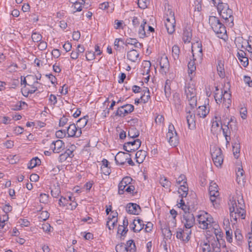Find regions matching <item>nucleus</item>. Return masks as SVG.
<instances>
[{"label":"nucleus","mask_w":252,"mask_h":252,"mask_svg":"<svg viewBox=\"0 0 252 252\" xmlns=\"http://www.w3.org/2000/svg\"><path fill=\"white\" fill-rule=\"evenodd\" d=\"M209 23L218 36L222 38L223 36L226 34V31L225 26L220 22L218 18L216 16H210Z\"/></svg>","instance_id":"obj_1"},{"label":"nucleus","mask_w":252,"mask_h":252,"mask_svg":"<svg viewBox=\"0 0 252 252\" xmlns=\"http://www.w3.org/2000/svg\"><path fill=\"white\" fill-rule=\"evenodd\" d=\"M166 138L170 145L175 147L179 143V137L173 124H170L168 131L166 134Z\"/></svg>","instance_id":"obj_2"},{"label":"nucleus","mask_w":252,"mask_h":252,"mask_svg":"<svg viewBox=\"0 0 252 252\" xmlns=\"http://www.w3.org/2000/svg\"><path fill=\"white\" fill-rule=\"evenodd\" d=\"M117 252H136V247L133 240L127 241L126 244L121 243L115 247Z\"/></svg>","instance_id":"obj_3"},{"label":"nucleus","mask_w":252,"mask_h":252,"mask_svg":"<svg viewBox=\"0 0 252 252\" xmlns=\"http://www.w3.org/2000/svg\"><path fill=\"white\" fill-rule=\"evenodd\" d=\"M211 154L215 165L217 167H220L223 161L221 149L218 147H213L211 150Z\"/></svg>","instance_id":"obj_4"},{"label":"nucleus","mask_w":252,"mask_h":252,"mask_svg":"<svg viewBox=\"0 0 252 252\" xmlns=\"http://www.w3.org/2000/svg\"><path fill=\"white\" fill-rule=\"evenodd\" d=\"M168 17L166 19L165 26L169 34H172L175 30L176 21L174 17V13L172 11H169Z\"/></svg>","instance_id":"obj_5"},{"label":"nucleus","mask_w":252,"mask_h":252,"mask_svg":"<svg viewBox=\"0 0 252 252\" xmlns=\"http://www.w3.org/2000/svg\"><path fill=\"white\" fill-rule=\"evenodd\" d=\"M141 142L139 139L134 140L133 141L125 143L123 146V149L131 153L137 150L141 146Z\"/></svg>","instance_id":"obj_6"},{"label":"nucleus","mask_w":252,"mask_h":252,"mask_svg":"<svg viewBox=\"0 0 252 252\" xmlns=\"http://www.w3.org/2000/svg\"><path fill=\"white\" fill-rule=\"evenodd\" d=\"M183 222L186 228H190L193 226L195 222L193 215L189 212H186V214L183 215Z\"/></svg>","instance_id":"obj_7"},{"label":"nucleus","mask_w":252,"mask_h":252,"mask_svg":"<svg viewBox=\"0 0 252 252\" xmlns=\"http://www.w3.org/2000/svg\"><path fill=\"white\" fill-rule=\"evenodd\" d=\"M50 148L53 150L54 153H60L65 148L64 142L61 140H57L53 141L50 145Z\"/></svg>","instance_id":"obj_8"},{"label":"nucleus","mask_w":252,"mask_h":252,"mask_svg":"<svg viewBox=\"0 0 252 252\" xmlns=\"http://www.w3.org/2000/svg\"><path fill=\"white\" fill-rule=\"evenodd\" d=\"M66 130L68 137L76 136L78 137L80 136L82 133L81 129L78 128L73 123L70 124Z\"/></svg>","instance_id":"obj_9"},{"label":"nucleus","mask_w":252,"mask_h":252,"mask_svg":"<svg viewBox=\"0 0 252 252\" xmlns=\"http://www.w3.org/2000/svg\"><path fill=\"white\" fill-rule=\"evenodd\" d=\"M196 44L197 45L196 47H195L194 46H192V56L193 58H196L199 61L201 62L203 56L202 44L199 42H196Z\"/></svg>","instance_id":"obj_10"},{"label":"nucleus","mask_w":252,"mask_h":252,"mask_svg":"<svg viewBox=\"0 0 252 252\" xmlns=\"http://www.w3.org/2000/svg\"><path fill=\"white\" fill-rule=\"evenodd\" d=\"M190 230H187L185 231L181 228H179L176 233V237L183 241L188 242L190 239Z\"/></svg>","instance_id":"obj_11"},{"label":"nucleus","mask_w":252,"mask_h":252,"mask_svg":"<svg viewBox=\"0 0 252 252\" xmlns=\"http://www.w3.org/2000/svg\"><path fill=\"white\" fill-rule=\"evenodd\" d=\"M159 65L161 69V71L166 73L169 70V62L167 56L163 55L161 57L159 61Z\"/></svg>","instance_id":"obj_12"},{"label":"nucleus","mask_w":252,"mask_h":252,"mask_svg":"<svg viewBox=\"0 0 252 252\" xmlns=\"http://www.w3.org/2000/svg\"><path fill=\"white\" fill-rule=\"evenodd\" d=\"M132 181V179L128 176L124 177L120 182L118 185V193L119 194H123L126 187L129 185Z\"/></svg>","instance_id":"obj_13"},{"label":"nucleus","mask_w":252,"mask_h":252,"mask_svg":"<svg viewBox=\"0 0 252 252\" xmlns=\"http://www.w3.org/2000/svg\"><path fill=\"white\" fill-rule=\"evenodd\" d=\"M128 154L124 152H119L115 157V160L117 164L124 165L127 159Z\"/></svg>","instance_id":"obj_14"},{"label":"nucleus","mask_w":252,"mask_h":252,"mask_svg":"<svg viewBox=\"0 0 252 252\" xmlns=\"http://www.w3.org/2000/svg\"><path fill=\"white\" fill-rule=\"evenodd\" d=\"M126 210L130 214L138 215L140 212L141 208L140 206L136 203H129L126 205Z\"/></svg>","instance_id":"obj_15"},{"label":"nucleus","mask_w":252,"mask_h":252,"mask_svg":"<svg viewBox=\"0 0 252 252\" xmlns=\"http://www.w3.org/2000/svg\"><path fill=\"white\" fill-rule=\"evenodd\" d=\"M223 125L227 127V130H237L236 120L234 117H231L228 122H226V120H223Z\"/></svg>","instance_id":"obj_16"},{"label":"nucleus","mask_w":252,"mask_h":252,"mask_svg":"<svg viewBox=\"0 0 252 252\" xmlns=\"http://www.w3.org/2000/svg\"><path fill=\"white\" fill-rule=\"evenodd\" d=\"M224 6H225L224 10L221 12L220 15L225 20H228V19H230L231 23H233V17L232 16V11L228 7V5H224Z\"/></svg>","instance_id":"obj_17"},{"label":"nucleus","mask_w":252,"mask_h":252,"mask_svg":"<svg viewBox=\"0 0 252 252\" xmlns=\"http://www.w3.org/2000/svg\"><path fill=\"white\" fill-rule=\"evenodd\" d=\"M237 176V182L240 185H244L245 183L244 171L242 166L238 167L236 170Z\"/></svg>","instance_id":"obj_18"},{"label":"nucleus","mask_w":252,"mask_h":252,"mask_svg":"<svg viewBox=\"0 0 252 252\" xmlns=\"http://www.w3.org/2000/svg\"><path fill=\"white\" fill-rule=\"evenodd\" d=\"M188 115L186 116L187 121L188 124L189 128L191 129L195 126V115L191 113L190 110H186Z\"/></svg>","instance_id":"obj_19"},{"label":"nucleus","mask_w":252,"mask_h":252,"mask_svg":"<svg viewBox=\"0 0 252 252\" xmlns=\"http://www.w3.org/2000/svg\"><path fill=\"white\" fill-rule=\"evenodd\" d=\"M132 225H134V227H132V230L135 232H139L144 226L143 221L140 219L134 220Z\"/></svg>","instance_id":"obj_20"},{"label":"nucleus","mask_w":252,"mask_h":252,"mask_svg":"<svg viewBox=\"0 0 252 252\" xmlns=\"http://www.w3.org/2000/svg\"><path fill=\"white\" fill-rule=\"evenodd\" d=\"M246 54L243 51L237 53L238 59L242 65L244 67H246L249 64V60L248 57H246Z\"/></svg>","instance_id":"obj_21"},{"label":"nucleus","mask_w":252,"mask_h":252,"mask_svg":"<svg viewBox=\"0 0 252 252\" xmlns=\"http://www.w3.org/2000/svg\"><path fill=\"white\" fill-rule=\"evenodd\" d=\"M139 57V53L137 50L132 49L128 51L127 53V58L132 62H135Z\"/></svg>","instance_id":"obj_22"},{"label":"nucleus","mask_w":252,"mask_h":252,"mask_svg":"<svg viewBox=\"0 0 252 252\" xmlns=\"http://www.w3.org/2000/svg\"><path fill=\"white\" fill-rule=\"evenodd\" d=\"M197 60L196 58H193V60H190L188 65V73L190 77V80L192 78V77L190 76L192 74L193 72H194L196 70V66L195 63V61Z\"/></svg>","instance_id":"obj_23"},{"label":"nucleus","mask_w":252,"mask_h":252,"mask_svg":"<svg viewBox=\"0 0 252 252\" xmlns=\"http://www.w3.org/2000/svg\"><path fill=\"white\" fill-rule=\"evenodd\" d=\"M147 156V152L144 150H139L135 154L136 161L138 163H142Z\"/></svg>","instance_id":"obj_24"},{"label":"nucleus","mask_w":252,"mask_h":252,"mask_svg":"<svg viewBox=\"0 0 252 252\" xmlns=\"http://www.w3.org/2000/svg\"><path fill=\"white\" fill-rule=\"evenodd\" d=\"M192 34L189 29H185L183 31V39L185 43H189L191 39Z\"/></svg>","instance_id":"obj_25"},{"label":"nucleus","mask_w":252,"mask_h":252,"mask_svg":"<svg viewBox=\"0 0 252 252\" xmlns=\"http://www.w3.org/2000/svg\"><path fill=\"white\" fill-rule=\"evenodd\" d=\"M185 92L187 98H191L196 96L195 89L193 87L190 86L186 87Z\"/></svg>","instance_id":"obj_26"},{"label":"nucleus","mask_w":252,"mask_h":252,"mask_svg":"<svg viewBox=\"0 0 252 252\" xmlns=\"http://www.w3.org/2000/svg\"><path fill=\"white\" fill-rule=\"evenodd\" d=\"M146 25V21L143 20L142 23L141 24L138 30V35L140 38H143L146 36V32L145 31V26Z\"/></svg>","instance_id":"obj_27"},{"label":"nucleus","mask_w":252,"mask_h":252,"mask_svg":"<svg viewBox=\"0 0 252 252\" xmlns=\"http://www.w3.org/2000/svg\"><path fill=\"white\" fill-rule=\"evenodd\" d=\"M209 113V110L207 109L205 106H199L197 110V115L200 117L205 118Z\"/></svg>","instance_id":"obj_28"},{"label":"nucleus","mask_w":252,"mask_h":252,"mask_svg":"<svg viewBox=\"0 0 252 252\" xmlns=\"http://www.w3.org/2000/svg\"><path fill=\"white\" fill-rule=\"evenodd\" d=\"M189 189L188 184H182L180 185V188L179 189L178 192L181 194L182 198L187 196L188 192Z\"/></svg>","instance_id":"obj_29"},{"label":"nucleus","mask_w":252,"mask_h":252,"mask_svg":"<svg viewBox=\"0 0 252 252\" xmlns=\"http://www.w3.org/2000/svg\"><path fill=\"white\" fill-rule=\"evenodd\" d=\"M88 116H86L77 121L76 125L77 126L78 128L81 129V128L84 127L86 125L88 122Z\"/></svg>","instance_id":"obj_30"},{"label":"nucleus","mask_w":252,"mask_h":252,"mask_svg":"<svg viewBox=\"0 0 252 252\" xmlns=\"http://www.w3.org/2000/svg\"><path fill=\"white\" fill-rule=\"evenodd\" d=\"M217 71L220 78H223L225 77V72L224 69L223 68V64L222 63L221 61H218Z\"/></svg>","instance_id":"obj_31"},{"label":"nucleus","mask_w":252,"mask_h":252,"mask_svg":"<svg viewBox=\"0 0 252 252\" xmlns=\"http://www.w3.org/2000/svg\"><path fill=\"white\" fill-rule=\"evenodd\" d=\"M41 161L37 157L32 158L28 164V168L29 169H32L33 167L40 165Z\"/></svg>","instance_id":"obj_32"},{"label":"nucleus","mask_w":252,"mask_h":252,"mask_svg":"<svg viewBox=\"0 0 252 252\" xmlns=\"http://www.w3.org/2000/svg\"><path fill=\"white\" fill-rule=\"evenodd\" d=\"M144 94L140 97L141 101L145 103L147 102L150 98V91L148 88H146L143 91Z\"/></svg>","instance_id":"obj_33"},{"label":"nucleus","mask_w":252,"mask_h":252,"mask_svg":"<svg viewBox=\"0 0 252 252\" xmlns=\"http://www.w3.org/2000/svg\"><path fill=\"white\" fill-rule=\"evenodd\" d=\"M127 114V111H126L123 105L119 107L117 111L115 113V116L119 117H125Z\"/></svg>","instance_id":"obj_34"},{"label":"nucleus","mask_w":252,"mask_h":252,"mask_svg":"<svg viewBox=\"0 0 252 252\" xmlns=\"http://www.w3.org/2000/svg\"><path fill=\"white\" fill-rule=\"evenodd\" d=\"M139 135V131L135 128H131L128 132V137L132 138L137 137Z\"/></svg>","instance_id":"obj_35"},{"label":"nucleus","mask_w":252,"mask_h":252,"mask_svg":"<svg viewBox=\"0 0 252 252\" xmlns=\"http://www.w3.org/2000/svg\"><path fill=\"white\" fill-rule=\"evenodd\" d=\"M159 182L163 187L166 189L169 188L171 185V183L165 177H161L159 180Z\"/></svg>","instance_id":"obj_36"},{"label":"nucleus","mask_w":252,"mask_h":252,"mask_svg":"<svg viewBox=\"0 0 252 252\" xmlns=\"http://www.w3.org/2000/svg\"><path fill=\"white\" fill-rule=\"evenodd\" d=\"M215 119H216V120L214 121L212 123V129H211L212 131L217 130L218 129V128L219 127L220 124L221 126H222V125H223V122H221L220 120L217 117H215ZM221 127H222V126H221Z\"/></svg>","instance_id":"obj_37"},{"label":"nucleus","mask_w":252,"mask_h":252,"mask_svg":"<svg viewBox=\"0 0 252 252\" xmlns=\"http://www.w3.org/2000/svg\"><path fill=\"white\" fill-rule=\"evenodd\" d=\"M230 203H229L230 205L229 211L230 212H235L236 208L238 207V205H237L236 200L234 197H232L230 200Z\"/></svg>","instance_id":"obj_38"},{"label":"nucleus","mask_w":252,"mask_h":252,"mask_svg":"<svg viewBox=\"0 0 252 252\" xmlns=\"http://www.w3.org/2000/svg\"><path fill=\"white\" fill-rule=\"evenodd\" d=\"M240 145L238 143H235L232 145V151L234 156L236 158H238V154L240 152Z\"/></svg>","instance_id":"obj_39"},{"label":"nucleus","mask_w":252,"mask_h":252,"mask_svg":"<svg viewBox=\"0 0 252 252\" xmlns=\"http://www.w3.org/2000/svg\"><path fill=\"white\" fill-rule=\"evenodd\" d=\"M180 49L177 45H174L172 47V56L175 60L179 59Z\"/></svg>","instance_id":"obj_40"},{"label":"nucleus","mask_w":252,"mask_h":252,"mask_svg":"<svg viewBox=\"0 0 252 252\" xmlns=\"http://www.w3.org/2000/svg\"><path fill=\"white\" fill-rule=\"evenodd\" d=\"M209 191L210 200L213 203L216 201V199L217 197H218L219 195V191H218V190H209Z\"/></svg>","instance_id":"obj_41"},{"label":"nucleus","mask_w":252,"mask_h":252,"mask_svg":"<svg viewBox=\"0 0 252 252\" xmlns=\"http://www.w3.org/2000/svg\"><path fill=\"white\" fill-rule=\"evenodd\" d=\"M75 148L76 147L74 145H71L64 153L68 157V158H71L74 156L73 153Z\"/></svg>","instance_id":"obj_42"},{"label":"nucleus","mask_w":252,"mask_h":252,"mask_svg":"<svg viewBox=\"0 0 252 252\" xmlns=\"http://www.w3.org/2000/svg\"><path fill=\"white\" fill-rule=\"evenodd\" d=\"M234 212L238 215V217H241L242 219H245V211L243 208L238 207L236 208Z\"/></svg>","instance_id":"obj_43"},{"label":"nucleus","mask_w":252,"mask_h":252,"mask_svg":"<svg viewBox=\"0 0 252 252\" xmlns=\"http://www.w3.org/2000/svg\"><path fill=\"white\" fill-rule=\"evenodd\" d=\"M170 81L167 80L164 86V93L166 97H169L170 95V86L169 84Z\"/></svg>","instance_id":"obj_44"},{"label":"nucleus","mask_w":252,"mask_h":252,"mask_svg":"<svg viewBox=\"0 0 252 252\" xmlns=\"http://www.w3.org/2000/svg\"><path fill=\"white\" fill-rule=\"evenodd\" d=\"M189 102L190 107L193 109L197 105V97L196 96L191 97V98H187Z\"/></svg>","instance_id":"obj_45"},{"label":"nucleus","mask_w":252,"mask_h":252,"mask_svg":"<svg viewBox=\"0 0 252 252\" xmlns=\"http://www.w3.org/2000/svg\"><path fill=\"white\" fill-rule=\"evenodd\" d=\"M176 183L178 185L186 184L187 185V179L185 175H181L177 180Z\"/></svg>","instance_id":"obj_46"},{"label":"nucleus","mask_w":252,"mask_h":252,"mask_svg":"<svg viewBox=\"0 0 252 252\" xmlns=\"http://www.w3.org/2000/svg\"><path fill=\"white\" fill-rule=\"evenodd\" d=\"M223 101L229 104L231 102V94L228 93L226 91H224V93L222 94Z\"/></svg>","instance_id":"obj_47"},{"label":"nucleus","mask_w":252,"mask_h":252,"mask_svg":"<svg viewBox=\"0 0 252 252\" xmlns=\"http://www.w3.org/2000/svg\"><path fill=\"white\" fill-rule=\"evenodd\" d=\"M42 37V35L36 32H33L32 35V38L33 42H38L41 41Z\"/></svg>","instance_id":"obj_48"},{"label":"nucleus","mask_w":252,"mask_h":252,"mask_svg":"<svg viewBox=\"0 0 252 252\" xmlns=\"http://www.w3.org/2000/svg\"><path fill=\"white\" fill-rule=\"evenodd\" d=\"M162 233L167 239H171L172 236V233L168 227H166L162 229Z\"/></svg>","instance_id":"obj_49"},{"label":"nucleus","mask_w":252,"mask_h":252,"mask_svg":"<svg viewBox=\"0 0 252 252\" xmlns=\"http://www.w3.org/2000/svg\"><path fill=\"white\" fill-rule=\"evenodd\" d=\"M49 195L45 193H41L39 197L40 203L46 204L48 202Z\"/></svg>","instance_id":"obj_50"},{"label":"nucleus","mask_w":252,"mask_h":252,"mask_svg":"<svg viewBox=\"0 0 252 252\" xmlns=\"http://www.w3.org/2000/svg\"><path fill=\"white\" fill-rule=\"evenodd\" d=\"M22 105H27V104L24 101H20L17 104L13 105L11 109L15 111L20 110L21 109Z\"/></svg>","instance_id":"obj_51"},{"label":"nucleus","mask_w":252,"mask_h":252,"mask_svg":"<svg viewBox=\"0 0 252 252\" xmlns=\"http://www.w3.org/2000/svg\"><path fill=\"white\" fill-rule=\"evenodd\" d=\"M206 218L205 221L207 222L208 228L213 227V224L214 223V222L213 221V218L207 213H206Z\"/></svg>","instance_id":"obj_52"},{"label":"nucleus","mask_w":252,"mask_h":252,"mask_svg":"<svg viewBox=\"0 0 252 252\" xmlns=\"http://www.w3.org/2000/svg\"><path fill=\"white\" fill-rule=\"evenodd\" d=\"M128 229H126V227H124V226L121 225H119L118 228L117 233L121 235V236H125L126 232H127Z\"/></svg>","instance_id":"obj_53"},{"label":"nucleus","mask_w":252,"mask_h":252,"mask_svg":"<svg viewBox=\"0 0 252 252\" xmlns=\"http://www.w3.org/2000/svg\"><path fill=\"white\" fill-rule=\"evenodd\" d=\"M112 215H110L109 218L108 220H109L107 222V225L108 226V228L109 229H111L112 228L109 225V223L110 222V221H112V220H115L118 216V213L117 212H112Z\"/></svg>","instance_id":"obj_54"},{"label":"nucleus","mask_w":252,"mask_h":252,"mask_svg":"<svg viewBox=\"0 0 252 252\" xmlns=\"http://www.w3.org/2000/svg\"><path fill=\"white\" fill-rule=\"evenodd\" d=\"M69 204L67 198L62 196L59 200V204L60 206H67Z\"/></svg>","instance_id":"obj_55"},{"label":"nucleus","mask_w":252,"mask_h":252,"mask_svg":"<svg viewBox=\"0 0 252 252\" xmlns=\"http://www.w3.org/2000/svg\"><path fill=\"white\" fill-rule=\"evenodd\" d=\"M214 97L217 103H220L221 100H223L222 92H221V94L215 93Z\"/></svg>","instance_id":"obj_56"},{"label":"nucleus","mask_w":252,"mask_h":252,"mask_svg":"<svg viewBox=\"0 0 252 252\" xmlns=\"http://www.w3.org/2000/svg\"><path fill=\"white\" fill-rule=\"evenodd\" d=\"M221 129L222 130L223 134L226 140V145L229 144V141L230 140V136L228 134V130L226 129L225 130V128H223L222 127H221Z\"/></svg>","instance_id":"obj_57"},{"label":"nucleus","mask_w":252,"mask_h":252,"mask_svg":"<svg viewBox=\"0 0 252 252\" xmlns=\"http://www.w3.org/2000/svg\"><path fill=\"white\" fill-rule=\"evenodd\" d=\"M202 252H211V248L208 243H204L202 246Z\"/></svg>","instance_id":"obj_58"},{"label":"nucleus","mask_w":252,"mask_h":252,"mask_svg":"<svg viewBox=\"0 0 252 252\" xmlns=\"http://www.w3.org/2000/svg\"><path fill=\"white\" fill-rule=\"evenodd\" d=\"M232 231L231 229L226 230V239L229 243L232 241Z\"/></svg>","instance_id":"obj_59"},{"label":"nucleus","mask_w":252,"mask_h":252,"mask_svg":"<svg viewBox=\"0 0 252 252\" xmlns=\"http://www.w3.org/2000/svg\"><path fill=\"white\" fill-rule=\"evenodd\" d=\"M138 4L140 8L144 9L147 6V0H137Z\"/></svg>","instance_id":"obj_60"},{"label":"nucleus","mask_w":252,"mask_h":252,"mask_svg":"<svg viewBox=\"0 0 252 252\" xmlns=\"http://www.w3.org/2000/svg\"><path fill=\"white\" fill-rule=\"evenodd\" d=\"M68 121V118L66 116H63L60 120L59 126H63L67 123Z\"/></svg>","instance_id":"obj_61"},{"label":"nucleus","mask_w":252,"mask_h":252,"mask_svg":"<svg viewBox=\"0 0 252 252\" xmlns=\"http://www.w3.org/2000/svg\"><path fill=\"white\" fill-rule=\"evenodd\" d=\"M101 170L105 175H109L111 173V169L108 166H101Z\"/></svg>","instance_id":"obj_62"},{"label":"nucleus","mask_w":252,"mask_h":252,"mask_svg":"<svg viewBox=\"0 0 252 252\" xmlns=\"http://www.w3.org/2000/svg\"><path fill=\"white\" fill-rule=\"evenodd\" d=\"M137 40L135 38H127L126 40V42H124V44L126 46H127L128 45H134V44L136 43V42L137 41Z\"/></svg>","instance_id":"obj_63"},{"label":"nucleus","mask_w":252,"mask_h":252,"mask_svg":"<svg viewBox=\"0 0 252 252\" xmlns=\"http://www.w3.org/2000/svg\"><path fill=\"white\" fill-rule=\"evenodd\" d=\"M237 202L238 203V207L243 208L245 206L244 201L242 195H238L237 197Z\"/></svg>","instance_id":"obj_64"}]
</instances>
